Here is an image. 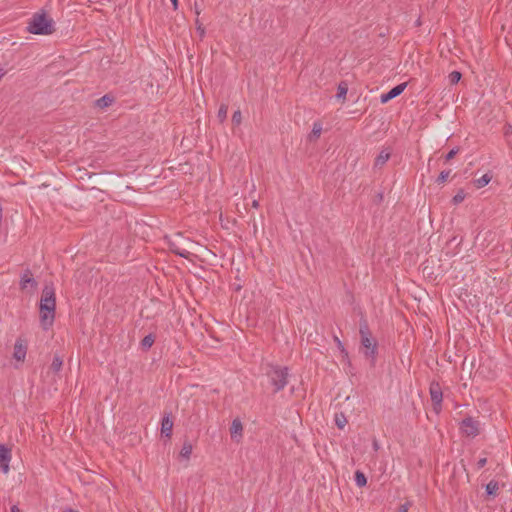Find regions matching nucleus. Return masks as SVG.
<instances>
[{
    "label": "nucleus",
    "mask_w": 512,
    "mask_h": 512,
    "mask_svg": "<svg viewBox=\"0 0 512 512\" xmlns=\"http://www.w3.org/2000/svg\"><path fill=\"white\" fill-rule=\"evenodd\" d=\"M56 296L52 285H45L39 304L40 324L47 331L53 326L55 320Z\"/></svg>",
    "instance_id": "f257e3e1"
},
{
    "label": "nucleus",
    "mask_w": 512,
    "mask_h": 512,
    "mask_svg": "<svg viewBox=\"0 0 512 512\" xmlns=\"http://www.w3.org/2000/svg\"><path fill=\"white\" fill-rule=\"evenodd\" d=\"M359 336L363 356L370 361L371 367H374L378 356V341L373 336L368 321L364 317H361L359 321Z\"/></svg>",
    "instance_id": "f03ea898"
},
{
    "label": "nucleus",
    "mask_w": 512,
    "mask_h": 512,
    "mask_svg": "<svg viewBox=\"0 0 512 512\" xmlns=\"http://www.w3.org/2000/svg\"><path fill=\"white\" fill-rule=\"evenodd\" d=\"M263 376L272 387V393L276 394L282 391L288 384L289 368L272 363L263 364L261 367Z\"/></svg>",
    "instance_id": "7ed1b4c3"
},
{
    "label": "nucleus",
    "mask_w": 512,
    "mask_h": 512,
    "mask_svg": "<svg viewBox=\"0 0 512 512\" xmlns=\"http://www.w3.org/2000/svg\"><path fill=\"white\" fill-rule=\"evenodd\" d=\"M54 21L44 11L33 14L27 31L35 35H50L55 31Z\"/></svg>",
    "instance_id": "20e7f679"
},
{
    "label": "nucleus",
    "mask_w": 512,
    "mask_h": 512,
    "mask_svg": "<svg viewBox=\"0 0 512 512\" xmlns=\"http://www.w3.org/2000/svg\"><path fill=\"white\" fill-rule=\"evenodd\" d=\"M461 433L469 438H475L480 434L481 424L471 416H467L459 423Z\"/></svg>",
    "instance_id": "39448f33"
},
{
    "label": "nucleus",
    "mask_w": 512,
    "mask_h": 512,
    "mask_svg": "<svg viewBox=\"0 0 512 512\" xmlns=\"http://www.w3.org/2000/svg\"><path fill=\"white\" fill-rule=\"evenodd\" d=\"M429 393L432 401L433 411L439 414L442 410L443 391L441 385L437 381H432L429 387Z\"/></svg>",
    "instance_id": "423d86ee"
},
{
    "label": "nucleus",
    "mask_w": 512,
    "mask_h": 512,
    "mask_svg": "<svg viewBox=\"0 0 512 512\" xmlns=\"http://www.w3.org/2000/svg\"><path fill=\"white\" fill-rule=\"evenodd\" d=\"M175 236L177 241H180L179 247H181V252H179V256L185 259H190V257L193 255L191 250L197 246L198 243L189 238L183 237L181 233H177Z\"/></svg>",
    "instance_id": "0eeeda50"
},
{
    "label": "nucleus",
    "mask_w": 512,
    "mask_h": 512,
    "mask_svg": "<svg viewBox=\"0 0 512 512\" xmlns=\"http://www.w3.org/2000/svg\"><path fill=\"white\" fill-rule=\"evenodd\" d=\"M28 342L23 337H18L14 344L13 358L17 361H24L27 353Z\"/></svg>",
    "instance_id": "6e6552de"
},
{
    "label": "nucleus",
    "mask_w": 512,
    "mask_h": 512,
    "mask_svg": "<svg viewBox=\"0 0 512 512\" xmlns=\"http://www.w3.org/2000/svg\"><path fill=\"white\" fill-rule=\"evenodd\" d=\"M11 449L0 443V470L7 474L10 470L9 463L11 461Z\"/></svg>",
    "instance_id": "1a4fd4ad"
},
{
    "label": "nucleus",
    "mask_w": 512,
    "mask_h": 512,
    "mask_svg": "<svg viewBox=\"0 0 512 512\" xmlns=\"http://www.w3.org/2000/svg\"><path fill=\"white\" fill-rule=\"evenodd\" d=\"M20 288L21 290L36 289L38 283L34 279L33 274L29 268L25 269L20 278Z\"/></svg>",
    "instance_id": "9d476101"
},
{
    "label": "nucleus",
    "mask_w": 512,
    "mask_h": 512,
    "mask_svg": "<svg viewBox=\"0 0 512 512\" xmlns=\"http://www.w3.org/2000/svg\"><path fill=\"white\" fill-rule=\"evenodd\" d=\"M407 82L400 83L396 86H394L392 89H390L388 92L383 93L380 97L381 103L385 104L389 102L390 100L396 98L399 96L407 87Z\"/></svg>",
    "instance_id": "9b49d317"
},
{
    "label": "nucleus",
    "mask_w": 512,
    "mask_h": 512,
    "mask_svg": "<svg viewBox=\"0 0 512 512\" xmlns=\"http://www.w3.org/2000/svg\"><path fill=\"white\" fill-rule=\"evenodd\" d=\"M173 431V419L171 412H165L161 421V434L162 436L170 439Z\"/></svg>",
    "instance_id": "f8f14e48"
},
{
    "label": "nucleus",
    "mask_w": 512,
    "mask_h": 512,
    "mask_svg": "<svg viewBox=\"0 0 512 512\" xmlns=\"http://www.w3.org/2000/svg\"><path fill=\"white\" fill-rule=\"evenodd\" d=\"M230 435L233 440H239L243 436V425L239 418H235L230 426Z\"/></svg>",
    "instance_id": "ddd939ff"
},
{
    "label": "nucleus",
    "mask_w": 512,
    "mask_h": 512,
    "mask_svg": "<svg viewBox=\"0 0 512 512\" xmlns=\"http://www.w3.org/2000/svg\"><path fill=\"white\" fill-rule=\"evenodd\" d=\"M114 101H115V98L113 95L105 94L104 96L100 97L99 99H97L95 101V106L100 109H104V108L111 106Z\"/></svg>",
    "instance_id": "4468645a"
},
{
    "label": "nucleus",
    "mask_w": 512,
    "mask_h": 512,
    "mask_svg": "<svg viewBox=\"0 0 512 512\" xmlns=\"http://www.w3.org/2000/svg\"><path fill=\"white\" fill-rule=\"evenodd\" d=\"M390 156H391V151L389 149L381 150V152L375 159L374 167L381 168L389 160Z\"/></svg>",
    "instance_id": "2eb2a0df"
},
{
    "label": "nucleus",
    "mask_w": 512,
    "mask_h": 512,
    "mask_svg": "<svg viewBox=\"0 0 512 512\" xmlns=\"http://www.w3.org/2000/svg\"><path fill=\"white\" fill-rule=\"evenodd\" d=\"M334 341L336 343L337 348L339 349V351L341 353V356H342V360L341 361L343 363H347L349 366H351V362H350V358H349V353L346 350V348H345L344 344L342 343V341L337 336H334Z\"/></svg>",
    "instance_id": "dca6fc26"
},
{
    "label": "nucleus",
    "mask_w": 512,
    "mask_h": 512,
    "mask_svg": "<svg viewBox=\"0 0 512 512\" xmlns=\"http://www.w3.org/2000/svg\"><path fill=\"white\" fill-rule=\"evenodd\" d=\"M499 483L496 480H491L486 484L485 492L488 498H495L498 495Z\"/></svg>",
    "instance_id": "f3484780"
},
{
    "label": "nucleus",
    "mask_w": 512,
    "mask_h": 512,
    "mask_svg": "<svg viewBox=\"0 0 512 512\" xmlns=\"http://www.w3.org/2000/svg\"><path fill=\"white\" fill-rule=\"evenodd\" d=\"M321 132H322V125L321 123L319 122H315L313 124V128H312V131L310 132V134L308 135V140L310 142H314L316 141L320 135H321Z\"/></svg>",
    "instance_id": "a211bd4d"
},
{
    "label": "nucleus",
    "mask_w": 512,
    "mask_h": 512,
    "mask_svg": "<svg viewBox=\"0 0 512 512\" xmlns=\"http://www.w3.org/2000/svg\"><path fill=\"white\" fill-rule=\"evenodd\" d=\"M347 92H348V84H347V82L346 81H341L338 84V87H337L336 98L338 100L345 101Z\"/></svg>",
    "instance_id": "6ab92c4d"
},
{
    "label": "nucleus",
    "mask_w": 512,
    "mask_h": 512,
    "mask_svg": "<svg viewBox=\"0 0 512 512\" xmlns=\"http://www.w3.org/2000/svg\"><path fill=\"white\" fill-rule=\"evenodd\" d=\"M155 335L153 333H149L148 335H146L142 340H141V348L142 350L144 351H148L152 345L154 344L155 342Z\"/></svg>",
    "instance_id": "aec40b11"
},
{
    "label": "nucleus",
    "mask_w": 512,
    "mask_h": 512,
    "mask_svg": "<svg viewBox=\"0 0 512 512\" xmlns=\"http://www.w3.org/2000/svg\"><path fill=\"white\" fill-rule=\"evenodd\" d=\"M62 366L63 359L59 355L55 354L49 369L54 373H58L62 369Z\"/></svg>",
    "instance_id": "412c9836"
},
{
    "label": "nucleus",
    "mask_w": 512,
    "mask_h": 512,
    "mask_svg": "<svg viewBox=\"0 0 512 512\" xmlns=\"http://www.w3.org/2000/svg\"><path fill=\"white\" fill-rule=\"evenodd\" d=\"M193 446L190 441L185 440L180 451V456L185 459H189L192 454Z\"/></svg>",
    "instance_id": "4be33fe9"
},
{
    "label": "nucleus",
    "mask_w": 512,
    "mask_h": 512,
    "mask_svg": "<svg viewBox=\"0 0 512 512\" xmlns=\"http://www.w3.org/2000/svg\"><path fill=\"white\" fill-rule=\"evenodd\" d=\"M503 135L507 145L512 149V125L506 123L503 127Z\"/></svg>",
    "instance_id": "5701e85b"
},
{
    "label": "nucleus",
    "mask_w": 512,
    "mask_h": 512,
    "mask_svg": "<svg viewBox=\"0 0 512 512\" xmlns=\"http://www.w3.org/2000/svg\"><path fill=\"white\" fill-rule=\"evenodd\" d=\"M492 179V176L489 175L488 173L484 174L482 177L474 180V185L476 188L480 189V188H483L485 187L486 185L489 184V182L491 181Z\"/></svg>",
    "instance_id": "b1692460"
},
{
    "label": "nucleus",
    "mask_w": 512,
    "mask_h": 512,
    "mask_svg": "<svg viewBox=\"0 0 512 512\" xmlns=\"http://www.w3.org/2000/svg\"><path fill=\"white\" fill-rule=\"evenodd\" d=\"M354 480H355V483H356V485L358 487H364L367 484V477L360 470L355 471V473H354Z\"/></svg>",
    "instance_id": "393cba45"
},
{
    "label": "nucleus",
    "mask_w": 512,
    "mask_h": 512,
    "mask_svg": "<svg viewBox=\"0 0 512 512\" xmlns=\"http://www.w3.org/2000/svg\"><path fill=\"white\" fill-rule=\"evenodd\" d=\"M179 244H180V241H177L176 236H174L173 238H171L168 241V246H169L170 251L178 256H179V252H181V250H180L181 247H179L180 246Z\"/></svg>",
    "instance_id": "a878e982"
},
{
    "label": "nucleus",
    "mask_w": 512,
    "mask_h": 512,
    "mask_svg": "<svg viewBox=\"0 0 512 512\" xmlns=\"http://www.w3.org/2000/svg\"><path fill=\"white\" fill-rule=\"evenodd\" d=\"M465 197H466V194H465L464 190L463 189H459L457 191V193L451 199V203L453 205H458V204H460L461 202L464 201Z\"/></svg>",
    "instance_id": "bb28decb"
},
{
    "label": "nucleus",
    "mask_w": 512,
    "mask_h": 512,
    "mask_svg": "<svg viewBox=\"0 0 512 512\" xmlns=\"http://www.w3.org/2000/svg\"><path fill=\"white\" fill-rule=\"evenodd\" d=\"M228 113V105L221 104L217 113V117L221 123H223L227 118Z\"/></svg>",
    "instance_id": "cd10ccee"
},
{
    "label": "nucleus",
    "mask_w": 512,
    "mask_h": 512,
    "mask_svg": "<svg viewBox=\"0 0 512 512\" xmlns=\"http://www.w3.org/2000/svg\"><path fill=\"white\" fill-rule=\"evenodd\" d=\"M335 424L339 429H343L347 424V419L343 413L335 415Z\"/></svg>",
    "instance_id": "c85d7f7f"
},
{
    "label": "nucleus",
    "mask_w": 512,
    "mask_h": 512,
    "mask_svg": "<svg viewBox=\"0 0 512 512\" xmlns=\"http://www.w3.org/2000/svg\"><path fill=\"white\" fill-rule=\"evenodd\" d=\"M448 78H449V82H450V84H451V85H455V84H457V83L461 80V78H462V73H461V72H459V71H456V70H455V71H452V72L449 74Z\"/></svg>",
    "instance_id": "c756f323"
},
{
    "label": "nucleus",
    "mask_w": 512,
    "mask_h": 512,
    "mask_svg": "<svg viewBox=\"0 0 512 512\" xmlns=\"http://www.w3.org/2000/svg\"><path fill=\"white\" fill-rule=\"evenodd\" d=\"M450 173H451L450 169L441 171L436 179V183L443 184L444 182H446Z\"/></svg>",
    "instance_id": "7c9ffc66"
},
{
    "label": "nucleus",
    "mask_w": 512,
    "mask_h": 512,
    "mask_svg": "<svg viewBox=\"0 0 512 512\" xmlns=\"http://www.w3.org/2000/svg\"><path fill=\"white\" fill-rule=\"evenodd\" d=\"M242 122V114L240 110H236L232 115V123L234 125H240Z\"/></svg>",
    "instance_id": "2f4dec72"
},
{
    "label": "nucleus",
    "mask_w": 512,
    "mask_h": 512,
    "mask_svg": "<svg viewBox=\"0 0 512 512\" xmlns=\"http://www.w3.org/2000/svg\"><path fill=\"white\" fill-rule=\"evenodd\" d=\"M459 152V148L458 147H455L453 149H451L446 155H445V161L448 162L450 160H452L456 154Z\"/></svg>",
    "instance_id": "473e14b6"
},
{
    "label": "nucleus",
    "mask_w": 512,
    "mask_h": 512,
    "mask_svg": "<svg viewBox=\"0 0 512 512\" xmlns=\"http://www.w3.org/2000/svg\"><path fill=\"white\" fill-rule=\"evenodd\" d=\"M197 25V32L199 33L200 37L203 38L205 35V28L202 26L201 23H199V20H196Z\"/></svg>",
    "instance_id": "72a5a7b5"
},
{
    "label": "nucleus",
    "mask_w": 512,
    "mask_h": 512,
    "mask_svg": "<svg viewBox=\"0 0 512 512\" xmlns=\"http://www.w3.org/2000/svg\"><path fill=\"white\" fill-rule=\"evenodd\" d=\"M411 506V502H406L404 504H402L400 507H399V510L398 512H408V509L409 507Z\"/></svg>",
    "instance_id": "f704fd0d"
},
{
    "label": "nucleus",
    "mask_w": 512,
    "mask_h": 512,
    "mask_svg": "<svg viewBox=\"0 0 512 512\" xmlns=\"http://www.w3.org/2000/svg\"><path fill=\"white\" fill-rule=\"evenodd\" d=\"M487 463V459L486 458H480L476 464V467L477 469H482Z\"/></svg>",
    "instance_id": "c9c22d12"
},
{
    "label": "nucleus",
    "mask_w": 512,
    "mask_h": 512,
    "mask_svg": "<svg viewBox=\"0 0 512 512\" xmlns=\"http://www.w3.org/2000/svg\"><path fill=\"white\" fill-rule=\"evenodd\" d=\"M172 5H173V9L174 10H177L178 9V5H179V2L178 0H170Z\"/></svg>",
    "instance_id": "e433bc0d"
},
{
    "label": "nucleus",
    "mask_w": 512,
    "mask_h": 512,
    "mask_svg": "<svg viewBox=\"0 0 512 512\" xmlns=\"http://www.w3.org/2000/svg\"><path fill=\"white\" fill-rule=\"evenodd\" d=\"M10 512H21V510L17 505H13L10 509Z\"/></svg>",
    "instance_id": "4c0bfd02"
},
{
    "label": "nucleus",
    "mask_w": 512,
    "mask_h": 512,
    "mask_svg": "<svg viewBox=\"0 0 512 512\" xmlns=\"http://www.w3.org/2000/svg\"><path fill=\"white\" fill-rule=\"evenodd\" d=\"M252 207H253V208H258V207H259V202H258V200H253V201H252Z\"/></svg>",
    "instance_id": "58836bf2"
},
{
    "label": "nucleus",
    "mask_w": 512,
    "mask_h": 512,
    "mask_svg": "<svg viewBox=\"0 0 512 512\" xmlns=\"http://www.w3.org/2000/svg\"><path fill=\"white\" fill-rule=\"evenodd\" d=\"M6 74V71L0 67V80L2 79V77Z\"/></svg>",
    "instance_id": "ea45409f"
},
{
    "label": "nucleus",
    "mask_w": 512,
    "mask_h": 512,
    "mask_svg": "<svg viewBox=\"0 0 512 512\" xmlns=\"http://www.w3.org/2000/svg\"><path fill=\"white\" fill-rule=\"evenodd\" d=\"M63 512H77L76 510L72 509V508H67L66 510H64Z\"/></svg>",
    "instance_id": "a19ab883"
},
{
    "label": "nucleus",
    "mask_w": 512,
    "mask_h": 512,
    "mask_svg": "<svg viewBox=\"0 0 512 512\" xmlns=\"http://www.w3.org/2000/svg\"><path fill=\"white\" fill-rule=\"evenodd\" d=\"M382 198H383L382 194H379V195L377 196V199L382 200Z\"/></svg>",
    "instance_id": "79ce46f5"
},
{
    "label": "nucleus",
    "mask_w": 512,
    "mask_h": 512,
    "mask_svg": "<svg viewBox=\"0 0 512 512\" xmlns=\"http://www.w3.org/2000/svg\"><path fill=\"white\" fill-rule=\"evenodd\" d=\"M382 198H383L382 194H379V195L377 196V199L382 200Z\"/></svg>",
    "instance_id": "37998d69"
},
{
    "label": "nucleus",
    "mask_w": 512,
    "mask_h": 512,
    "mask_svg": "<svg viewBox=\"0 0 512 512\" xmlns=\"http://www.w3.org/2000/svg\"><path fill=\"white\" fill-rule=\"evenodd\" d=\"M374 448H375V449H377V448H378V444H377V442H376V441L374 442Z\"/></svg>",
    "instance_id": "c03bdc74"
}]
</instances>
